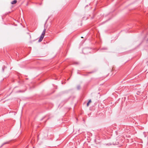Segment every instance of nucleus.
<instances>
[{"label":"nucleus","instance_id":"nucleus-3","mask_svg":"<svg viewBox=\"0 0 148 148\" xmlns=\"http://www.w3.org/2000/svg\"><path fill=\"white\" fill-rule=\"evenodd\" d=\"M16 2L17 1L16 0H14L11 2V3L12 4H14L16 3Z\"/></svg>","mask_w":148,"mask_h":148},{"label":"nucleus","instance_id":"nucleus-6","mask_svg":"<svg viewBox=\"0 0 148 148\" xmlns=\"http://www.w3.org/2000/svg\"><path fill=\"white\" fill-rule=\"evenodd\" d=\"M77 88L78 89H79L80 88V86H78L77 87Z\"/></svg>","mask_w":148,"mask_h":148},{"label":"nucleus","instance_id":"nucleus-7","mask_svg":"<svg viewBox=\"0 0 148 148\" xmlns=\"http://www.w3.org/2000/svg\"><path fill=\"white\" fill-rule=\"evenodd\" d=\"M94 72H89V73H93Z\"/></svg>","mask_w":148,"mask_h":148},{"label":"nucleus","instance_id":"nucleus-1","mask_svg":"<svg viewBox=\"0 0 148 148\" xmlns=\"http://www.w3.org/2000/svg\"><path fill=\"white\" fill-rule=\"evenodd\" d=\"M44 36H43V35H41L39 39L38 40L39 42H41L43 40Z\"/></svg>","mask_w":148,"mask_h":148},{"label":"nucleus","instance_id":"nucleus-5","mask_svg":"<svg viewBox=\"0 0 148 148\" xmlns=\"http://www.w3.org/2000/svg\"><path fill=\"white\" fill-rule=\"evenodd\" d=\"M91 101L90 99L89 101H88V102L87 103V106H88L89 105V104L90 103H91Z\"/></svg>","mask_w":148,"mask_h":148},{"label":"nucleus","instance_id":"nucleus-8","mask_svg":"<svg viewBox=\"0 0 148 148\" xmlns=\"http://www.w3.org/2000/svg\"><path fill=\"white\" fill-rule=\"evenodd\" d=\"M79 64L78 62H77L76 63V64Z\"/></svg>","mask_w":148,"mask_h":148},{"label":"nucleus","instance_id":"nucleus-4","mask_svg":"<svg viewBox=\"0 0 148 148\" xmlns=\"http://www.w3.org/2000/svg\"><path fill=\"white\" fill-rule=\"evenodd\" d=\"M45 32H46V29H44L43 31V32L42 33L41 35H43V36H44V35L45 34Z\"/></svg>","mask_w":148,"mask_h":148},{"label":"nucleus","instance_id":"nucleus-2","mask_svg":"<svg viewBox=\"0 0 148 148\" xmlns=\"http://www.w3.org/2000/svg\"><path fill=\"white\" fill-rule=\"evenodd\" d=\"M10 142V141H7L6 142L3 143L1 145V147H2L3 145H4L5 144H9Z\"/></svg>","mask_w":148,"mask_h":148}]
</instances>
